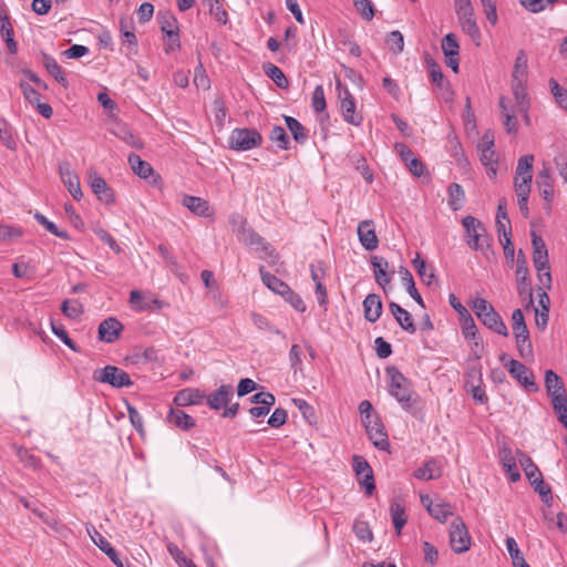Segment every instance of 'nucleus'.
<instances>
[{
  "label": "nucleus",
  "instance_id": "412c9836",
  "mask_svg": "<svg viewBox=\"0 0 567 567\" xmlns=\"http://www.w3.org/2000/svg\"><path fill=\"white\" fill-rule=\"evenodd\" d=\"M59 172L62 183L66 186L72 197L75 200H81L83 193L81 190L79 176L70 169L68 165H60Z\"/></svg>",
  "mask_w": 567,
  "mask_h": 567
},
{
  "label": "nucleus",
  "instance_id": "e2e57ef3",
  "mask_svg": "<svg viewBox=\"0 0 567 567\" xmlns=\"http://www.w3.org/2000/svg\"><path fill=\"white\" fill-rule=\"evenodd\" d=\"M311 106L315 112L320 113L326 110V97L322 85H317L312 92Z\"/></svg>",
  "mask_w": 567,
  "mask_h": 567
},
{
  "label": "nucleus",
  "instance_id": "aec40b11",
  "mask_svg": "<svg viewBox=\"0 0 567 567\" xmlns=\"http://www.w3.org/2000/svg\"><path fill=\"white\" fill-rule=\"evenodd\" d=\"M340 111L347 123L354 126L361 125L362 115L355 112V101L348 90L344 91V96L341 99Z\"/></svg>",
  "mask_w": 567,
  "mask_h": 567
},
{
  "label": "nucleus",
  "instance_id": "7ed1b4c3",
  "mask_svg": "<svg viewBox=\"0 0 567 567\" xmlns=\"http://www.w3.org/2000/svg\"><path fill=\"white\" fill-rule=\"evenodd\" d=\"M471 308L487 329L504 337L508 336L502 317L487 300L476 297L472 300Z\"/></svg>",
  "mask_w": 567,
  "mask_h": 567
},
{
  "label": "nucleus",
  "instance_id": "b1692460",
  "mask_svg": "<svg viewBox=\"0 0 567 567\" xmlns=\"http://www.w3.org/2000/svg\"><path fill=\"white\" fill-rule=\"evenodd\" d=\"M542 285L538 288V308H535V323L537 328L544 330L548 323V313L550 308V299Z\"/></svg>",
  "mask_w": 567,
  "mask_h": 567
},
{
  "label": "nucleus",
  "instance_id": "9d476101",
  "mask_svg": "<svg viewBox=\"0 0 567 567\" xmlns=\"http://www.w3.org/2000/svg\"><path fill=\"white\" fill-rule=\"evenodd\" d=\"M421 503L427 513L440 523H446L454 515L453 506L441 498L433 501L429 495H422Z\"/></svg>",
  "mask_w": 567,
  "mask_h": 567
},
{
  "label": "nucleus",
  "instance_id": "a19ab883",
  "mask_svg": "<svg viewBox=\"0 0 567 567\" xmlns=\"http://www.w3.org/2000/svg\"><path fill=\"white\" fill-rule=\"evenodd\" d=\"M284 118L293 140L299 144L306 143V141L308 140V132L305 128V126L295 117L285 115Z\"/></svg>",
  "mask_w": 567,
  "mask_h": 567
},
{
  "label": "nucleus",
  "instance_id": "e433bc0d",
  "mask_svg": "<svg viewBox=\"0 0 567 567\" xmlns=\"http://www.w3.org/2000/svg\"><path fill=\"white\" fill-rule=\"evenodd\" d=\"M468 377L472 379L471 383V392L473 400L484 404L487 402V395L484 389L481 386L482 383V373L480 370L472 369L468 373Z\"/></svg>",
  "mask_w": 567,
  "mask_h": 567
},
{
  "label": "nucleus",
  "instance_id": "6e6552de",
  "mask_svg": "<svg viewBox=\"0 0 567 567\" xmlns=\"http://www.w3.org/2000/svg\"><path fill=\"white\" fill-rule=\"evenodd\" d=\"M261 142V134L254 128H235L229 136V145L235 151H249Z\"/></svg>",
  "mask_w": 567,
  "mask_h": 567
},
{
  "label": "nucleus",
  "instance_id": "72a5a7b5",
  "mask_svg": "<svg viewBox=\"0 0 567 567\" xmlns=\"http://www.w3.org/2000/svg\"><path fill=\"white\" fill-rule=\"evenodd\" d=\"M390 515L395 532L398 535H400L403 526L406 524L405 508L402 499H392L390 505Z\"/></svg>",
  "mask_w": 567,
  "mask_h": 567
},
{
  "label": "nucleus",
  "instance_id": "f03ea898",
  "mask_svg": "<svg viewBox=\"0 0 567 567\" xmlns=\"http://www.w3.org/2000/svg\"><path fill=\"white\" fill-rule=\"evenodd\" d=\"M465 228L466 244L475 251H481L487 259L491 250L489 236L485 226L475 217L466 216L462 220Z\"/></svg>",
  "mask_w": 567,
  "mask_h": 567
},
{
  "label": "nucleus",
  "instance_id": "4be33fe9",
  "mask_svg": "<svg viewBox=\"0 0 567 567\" xmlns=\"http://www.w3.org/2000/svg\"><path fill=\"white\" fill-rule=\"evenodd\" d=\"M89 177L92 192L97 196V198L105 204H113L114 194L106 184L105 179L97 175L95 172H91Z\"/></svg>",
  "mask_w": 567,
  "mask_h": 567
},
{
  "label": "nucleus",
  "instance_id": "ddd939ff",
  "mask_svg": "<svg viewBox=\"0 0 567 567\" xmlns=\"http://www.w3.org/2000/svg\"><path fill=\"white\" fill-rule=\"evenodd\" d=\"M353 471L358 476L360 484L364 487L368 495H372L375 489L373 471L365 458L361 455L353 456Z\"/></svg>",
  "mask_w": 567,
  "mask_h": 567
},
{
  "label": "nucleus",
  "instance_id": "dca6fc26",
  "mask_svg": "<svg viewBox=\"0 0 567 567\" xmlns=\"http://www.w3.org/2000/svg\"><path fill=\"white\" fill-rule=\"evenodd\" d=\"M157 18L161 24L162 32L165 33L168 40L171 41V49L175 47L179 48V37L176 18L169 12H158Z\"/></svg>",
  "mask_w": 567,
  "mask_h": 567
},
{
  "label": "nucleus",
  "instance_id": "5701e85b",
  "mask_svg": "<svg viewBox=\"0 0 567 567\" xmlns=\"http://www.w3.org/2000/svg\"><path fill=\"white\" fill-rule=\"evenodd\" d=\"M443 474V467L441 461L436 458H430L424 463L423 466L416 468L413 472V476L421 481L437 480Z\"/></svg>",
  "mask_w": 567,
  "mask_h": 567
},
{
  "label": "nucleus",
  "instance_id": "2f4dec72",
  "mask_svg": "<svg viewBox=\"0 0 567 567\" xmlns=\"http://www.w3.org/2000/svg\"><path fill=\"white\" fill-rule=\"evenodd\" d=\"M205 394L193 388H187L178 391L174 398V403L178 406H186L192 404H199L204 400Z\"/></svg>",
  "mask_w": 567,
  "mask_h": 567
},
{
  "label": "nucleus",
  "instance_id": "4468645a",
  "mask_svg": "<svg viewBox=\"0 0 567 567\" xmlns=\"http://www.w3.org/2000/svg\"><path fill=\"white\" fill-rule=\"evenodd\" d=\"M86 532L91 540L111 559V561L116 567H124L123 560L121 559L117 551L92 524L86 525Z\"/></svg>",
  "mask_w": 567,
  "mask_h": 567
},
{
  "label": "nucleus",
  "instance_id": "423d86ee",
  "mask_svg": "<svg viewBox=\"0 0 567 567\" xmlns=\"http://www.w3.org/2000/svg\"><path fill=\"white\" fill-rule=\"evenodd\" d=\"M450 544L454 553H465L471 548L472 538L466 524L460 516H455L449 529Z\"/></svg>",
  "mask_w": 567,
  "mask_h": 567
},
{
  "label": "nucleus",
  "instance_id": "37998d69",
  "mask_svg": "<svg viewBox=\"0 0 567 567\" xmlns=\"http://www.w3.org/2000/svg\"><path fill=\"white\" fill-rule=\"evenodd\" d=\"M128 163L133 172L141 178H147L153 175L154 171L150 163L143 161L138 155L131 154L128 156Z\"/></svg>",
  "mask_w": 567,
  "mask_h": 567
},
{
  "label": "nucleus",
  "instance_id": "bf43d9fd",
  "mask_svg": "<svg viewBox=\"0 0 567 567\" xmlns=\"http://www.w3.org/2000/svg\"><path fill=\"white\" fill-rule=\"evenodd\" d=\"M427 66L430 70V76L433 84H435L439 89L443 90L445 86L449 87V82H445L442 70L437 63L433 60L427 61Z\"/></svg>",
  "mask_w": 567,
  "mask_h": 567
},
{
  "label": "nucleus",
  "instance_id": "79ce46f5",
  "mask_svg": "<svg viewBox=\"0 0 567 567\" xmlns=\"http://www.w3.org/2000/svg\"><path fill=\"white\" fill-rule=\"evenodd\" d=\"M518 462L522 466V468L525 472L526 477L528 478L529 483H532L535 478L542 476V473L537 465L533 462V460L526 455L525 453L518 451Z\"/></svg>",
  "mask_w": 567,
  "mask_h": 567
},
{
  "label": "nucleus",
  "instance_id": "7c9ffc66",
  "mask_svg": "<svg viewBox=\"0 0 567 567\" xmlns=\"http://www.w3.org/2000/svg\"><path fill=\"white\" fill-rule=\"evenodd\" d=\"M364 318L369 322H375L382 315V301L380 296L369 293L363 300Z\"/></svg>",
  "mask_w": 567,
  "mask_h": 567
},
{
  "label": "nucleus",
  "instance_id": "49530a36",
  "mask_svg": "<svg viewBox=\"0 0 567 567\" xmlns=\"http://www.w3.org/2000/svg\"><path fill=\"white\" fill-rule=\"evenodd\" d=\"M460 320L464 338L468 341H474V346L478 347L481 344V338L477 336V327L473 317L470 315Z\"/></svg>",
  "mask_w": 567,
  "mask_h": 567
},
{
  "label": "nucleus",
  "instance_id": "58836bf2",
  "mask_svg": "<svg viewBox=\"0 0 567 567\" xmlns=\"http://www.w3.org/2000/svg\"><path fill=\"white\" fill-rule=\"evenodd\" d=\"M43 65L50 75H52L55 81H58L64 87L68 86L69 82L65 74L62 71V68L59 65L56 60L48 54L43 55Z\"/></svg>",
  "mask_w": 567,
  "mask_h": 567
},
{
  "label": "nucleus",
  "instance_id": "0e129e2a",
  "mask_svg": "<svg viewBox=\"0 0 567 567\" xmlns=\"http://www.w3.org/2000/svg\"><path fill=\"white\" fill-rule=\"evenodd\" d=\"M194 84L197 89L205 91L210 87V80L202 63H199L194 70Z\"/></svg>",
  "mask_w": 567,
  "mask_h": 567
},
{
  "label": "nucleus",
  "instance_id": "39448f33",
  "mask_svg": "<svg viewBox=\"0 0 567 567\" xmlns=\"http://www.w3.org/2000/svg\"><path fill=\"white\" fill-rule=\"evenodd\" d=\"M93 380L113 388H127L133 384L130 374L115 365H106L93 372Z\"/></svg>",
  "mask_w": 567,
  "mask_h": 567
},
{
  "label": "nucleus",
  "instance_id": "338daca9",
  "mask_svg": "<svg viewBox=\"0 0 567 567\" xmlns=\"http://www.w3.org/2000/svg\"><path fill=\"white\" fill-rule=\"evenodd\" d=\"M0 138L9 150L16 148L10 124L3 117H0Z\"/></svg>",
  "mask_w": 567,
  "mask_h": 567
},
{
  "label": "nucleus",
  "instance_id": "603ef678",
  "mask_svg": "<svg viewBox=\"0 0 567 567\" xmlns=\"http://www.w3.org/2000/svg\"><path fill=\"white\" fill-rule=\"evenodd\" d=\"M548 85L557 105L567 111V90L559 85L555 79H549Z\"/></svg>",
  "mask_w": 567,
  "mask_h": 567
},
{
  "label": "nucleus",
  "instance_id": "473e14b6",
  "mask_svg": "<svg viewBox=\"0 0 567 567\" xmlns=\"http://www.w3.org/2000/svg\"><path fill=\"white\" fill-rule=\"evenodd\" d=\"M182 205L184 207L188 208L193 214H195L197 216H209L210 215V208H209L208 202L200 197L185 195L182 199Z\"/></svg>",
  "mask_w": 567,
  "mask_h": 567
},
{
  "label": "nucleus",
  "instance_id": "680f3d73",
  "mask_svg": "<svg viewBox=\"0 0 567 567\" xmlns=\"http://www.w3.org/2000/svg\"><path fill=\"white\" fill-rule=\"evenodd\" d=\"M386 45L393 53H401L404 49L403 34L400 31L390 32L386 37Z\"/></svg>",
  "mask_w": 567,
  "mask_h": 567
},
{
  "label": "nucleus",
  "instance_id": "864d4df0",
  "mask_svg": "<svg viewBox=\"0 0 567 567\" xmlns=\"http://www.w3.org/2000/svg\"><path fill=\"white\" fill-rule=\"evenodd\" d=\"M402 274V282L406 288L408 293L421 306L424 307L423 299L421 295L419 293L417 289L415 288V282L413 279L412 274L408 269H403L401 271Z\"/></svg>",
  "mask_w": 567,
  "mask_h": 567
},
{
  "label": "nucleus",
  "instance_id": "2eb2a0df",
  "mask_svg": "<svg viewBox=\"0 0 567 567\" xmlns=\"http://www.w3.org/2000/svg\"><path fill=\"white\" fill-rule=\"evenodd\" d=\"M536 186L542 198L547 203L549 207L555 195L554 178L551 176L550 168L545 164L537 174Z\"/></svg>",
  "mask_w": 567,
  "mask_h": 567
},
{
  "label": "nucleus",
  "instance_id": "de8ad7c7",
  "mask_svg": "<svg viewBox=\"0 0 567 567\" xmlns=\"http://www.w3.org/2000/svg\"><path fill=\"white\" fill-rule=\"evenodd\" d=\"M515 193L517 196V204L519 212L524 217H528L529 209H528V198L530 194L532 186H526L525 182L517 184L514 186Z\"/></svg>",
  "mask_w": 567,
  "mask_h": 567
},
{
  "label": "nucleus",
  "instance_id": "a18cd8bd",
  "mask_svg": "<svg viewBox=\"0 0 567 567\" xmlns=\"http://www.w3.org/2000/svg\"><path fill=\"white\" fill-rule=\"evenodd\" d=\"M527 68V55L523 50H519L514 62L512 81H526Z\"/></svg>",
  "mask_w": 567,
  "mask_h": 567
},
{
  "label": "nucleus",
  "instance_id": "6e6d98bb",
  "mask_svg": "<svg viewBox=\"0 0 567 567\" xmlns=\"http://www.w3.org/2000/svg\"><path fill=\"white\" fill-rule=\"evenodd\" d=\"M62 313L70 319H78L83 313L82 303L76 300H64L61 305Z\"/></svg>",
  "mask_w": 567,
  "mask_h": 567
},
{
  "label": "nucleus",
  "instance_id": "4c0bfd02",
  "mask_svg": "<svg viewBox=\"0 0 567 567\" xmlns=\"http://www.w3.org/2000/svg\"><path fill=\"white\" fill-rule=\"evenodd\" d=\"M260 276L262 282L274 292L285 296V292H288L289 286L284 282L281 279L277 278L275 275L265 271L264 267H260Z\"/></svg>",
  "mask_w": 567,
  "mask_h": 567
},
{
  "label": "nucleus",
  "instance_id": "13d9d810",
  "mask_svg": "<svg viewBox=\"0 0 567 567\" xmlns=\"http://www.w3.org/2000/svg\"><path fill=\"white\" fill-rule=\"evenodd\" d=\"M269 138L277 144L280 150H288L290 145L289 137L281 126H274L270 131Z\"/></svg>",
  "mask_w": 567,
  "mask_h": 567
},
{
  "label": "nucleus",
  "instance_id": "c9c22d12",
  "mask_svg": "<svg viewBox=\"0 0 567 567\" xmlns=\"http://www.w3.org/2000/svg\"><path fill=\"white\" fill-rule=\"evenodd\" d=\"M526 81H512V92L517 111H525L530 107V100L525 86Z\"/></svg>",
  "mask_w": 567,
  "mask_h": 567
},
{
  "label": "nucleus",
  "instance_id": "1a4fd4ad",
  "mask_svg": "<svg viewBox=\"0 0 567 567\" xmlns=\"http://www.w3.org/2000/svg\"><path fill=\"white\" fill-rule=\"evenodd\" d=\"M509 374L527 391L537 392L539 390L535 382L534 374L522 362L511 359L505 363Z\"/></svg>",
  "mask_w": 567,
  "mask_h": 567
},
{
  "label": "nucleus",
  "instance_id": "c03bdc74",
  "mask_svg": "<svg viewBox=\"0 0 567 567\" xmlns=\"http://www.w3.org/2000/svg\"><path fill=\"white\" fill-rule=\"evenodd\" d=\"M502 464L509 476L511 482H517L520 478L519 471L516 466V462L514 456L512 455V451L509 449H504L502 451Z\"/></svg>",
  "mask_w": 567,
  "mask_h": 567
},
{
  "label": "nucleus",
  "instance_id": "9b49d317",
  "mask_svg": "<svg viewBox=\"0 0 567 567\" xmlns=\"http://www.w3.org/2000/svg\"><path fill=\"white\" fill-rule=\"evenodd\" d=\"M516 280H517V290L519 296L527 295L528 296V305H533V293L530 287V277L529 270L527 267L526 257L523 250H518L517 259H516Z\"/></svg>",
  "mask_w": 567,
  "mask_h": 567
},
{
  "label": "nucleus",
  "instance_id": "20e7f679",
  "mask_svg": "<svg viewBox=\"0 0 567 567\" xmlns=\"http://www.w3.org/2000/svg\"><path fill=\"white\" fill-rule=\"evenodd\" d=\"M533 262L537 271L539 284L547 289L551 288V275L548 261V250L545 241L535 231H532Z\"/></svg>",
  "mask_w": 567,
  "mask_h": 567
},
{
  "label": "nucleus",
  "instance_id": "5fc2aeb1",
  "mask_svg": "<svg viewBox=\"0 0 567 567\" xmlns=\"http://www.w3.org/2000/svg\"><path fill=\"white\" fill-rule=\"evenodd\" d=\"M34 219L52 235H54L59 238H62V239L70 238L69 234L65 230H60L58 228V226L54 223H52L51 220H49L43 214L37 212L34 214Z\"/></svg>",
  "mask_w": 567,
  "mask_h": 567
},
{
  "label": "nucleus",
  "instance_id": "f3484780",
  "mask_svg": "<svg viewBox=\"0 0 567 567\" xmlns=\"http://www.w3.org/2000/svg\"><path fill=\"white\" fill-rule=\"evenodd\" d=\"M123 330V324L116 318H107L99 324V339L101 341L115 342Z\"/></svg>",
  "mask_w": 567,
  "mask_h": 567
},
{
  "label": "nucleus",
  "instance_id": "393cba45",
  "mask_svg": "<svg viewBox=\"0 0 567 567\" xmlns=\"http://www.w3.org/2000/svg\"><path fill=\"white\" fill-rule=\"evenodd\" d=\"M233 394V385L223 384L215 392L207 396V404L213 410H220L230 402Z\"/></svg>",
  "mask_w": 567,
  "mask_h": 567
},
{
  "label": "nucleus",
  "instance_id": "f704fd0d",
  "mask_svg": "<svg viewBox=\"0 0 567 567\" xmlns=\"http://www.w3.org/2000/svg\"><path fill=\"white\" fill-rule=\"evenodd\" d=\"M167 422L184 431H188L195 426L194 419L186 414L183 410L171 408L167 415Z\"/></svg>",
  "mask_w": 567,
  "mask_h": 567
},
{
  "label": "nucleus",
  "instance_id": "f8f14e48",
  "mask_svg": "<svg viewBox=\"0 0 567 567\" xmlns=\"http://www.w3.org/2000/svg\"><path fill=\"white\" fill-rule=\"evenodd\" d=\"M545 388L551 405L567 401V393L561 378L553 370L545 372Z\"/></svg>",
  "mask_w": 567,
  "mask_h": 567
},
{
  "label": "nucleus",
  "instance_id": "a211bd4d",
  "mask_svg": "<svg viewBox=\"0 0 567 567\" xmlns=\"http://www.w3.org/2000/svg\"><path fill=\"white\" fill-rule=\"evenodd\" d=\"M534 155L527 154L518 158L514 177V186L525 182L526 186H532L533 181Z\"/></svg>",
  "mask_w": 567,
  "mask_h": 567
},
{
  "label": "nucleus",
  "instance_id": "a878e982",
  "mask_svg": "<svg viewBox=\"0 0 567 567\" xmlns=\"http://www.w3.org/2000/svg\"><path fill=\"white\" fill-rule=\"evenodd\" d=\"M358 236L361 245L367 250L372 251L378 248L379 240L375 235L372 220H363L359 224Z\"/></svg>",
  "mask_w": 567,
  "mask_h": 567
},
{
  "label": "nucleus",
  "instance_id": "ea45409f",
  "mask_svg": "<svg viewBox=\"0 0 567 567\" xmlns=\"http://www.w3.org/2000/svg\"><path fill=\"white\" fill-rule=\"evenodd\" d=\"M465 200V193L462 186L457 183H452L447 188V204L453 210H458L463 207Z\"/></svg>",
  "mask_w": 567,
  "mask_h": 567
},
{
  "label": "nucleus",
  "instance_id": "774afa93",
  "mask_svg": "<svg viewBox=\"0 0 567 567\" xmlns=\"http://www.w3.org/2000/svg\"><path fill=\"white\" fill-rule=\"evenodd\" d=\"M353 4L364 20L370 21L373 19L374 8L370 0H353Z\"/></svg>",
  "mask_w": 567,
  "mask_h": 567
},
{
  "label": "nucleus",
  "instance_id": "09e8293b",
  "mask_svg": "<svg viewBox=\"0 0 567 567\" xmlns=\"http://www.w3.org/2000/svg\"><path fill=\"white\" fill-rule=\"evenodd\" d=\"M262 69L266 75L270 78L277 86L281 89H286L288 86V80L280 68L272 63H266Z\"/></svg>",
  "mask_w": 567,
  "mask_h": 567
},
{
  "label": "nucleus",
  "instance_id": "bb28decb",
  "mask_svg": "<svg viewBox=\"0 0 567 567\" xmlns=\"http://www.w3.org/2000/svg\"><path fill=\"white\" fill-rule=\"evenodd\" d=\"M458 23L463 32L471 37V39L478 44L481 32L475 19L474 10L456 13Z\"/></svg>",
  "mask_w": 567,
  "mask_h": 567
},
{
  "label": "nucleus",
  "instance_id": "0eeeda50",
  "mask_svg": "<svg viewBox=\"0 0 567 567\" xmlns=\"http://www.w3.org/2000/svg\"><path fill=\"white\" fill-rule=\"evenodd\" d=\"M238 221L239 228L236 230L238 240L256 250L264 251L266 256H272V247L252 228L247 227V220L245 218H238Z\"/></svg>",
  "mask_w": 567,
  "mask_h": 567
},
{
  "label": "nucleus",
  "instance_id": "3c124183",
  "mask_svg": "<svg viewBox=\"0 0 567 567\" xmlns=\"http://www.w3.org/2000/svg\"><path fill=\"white\" fill-rule=\"evenodd\" d=\"M513 332L516 338H526L529 336V331L525 323L524 313L520 309H515L512 313Z\"/></svg>",
  "mask_w": 567,
  "mask_h": 567
},
{
  "label": "nucleus",
  "instance_id": "cd10ccee",
  "mask_svg": "<svg viewBox=\"0 0 567 567\" xmlns=\"http://www.w3.org/2000/svg\"><path fill=\"white\" fill-rule=\"evenodd\" d=\"M0 34L4 40L10 53L14 54L18 51V44L13 39V28L10 18L4 8L0 7Z\"/></svg>",
  "mask_w": 567,
  "mask_h": 567
},
{
  "label": "nucleus",
  "instance_id": "8fccbe9b",
  "mask_svg": "<svg viewBox=\"0 0 567 567\" xmlns=\"http://www.w3.org/2000/svg\"><path fill=\"white\" fill-rule=\"evenodd\" d=\"M505 543L514 567H530L526 563L524 555L519 550L517 543L513 537H507Z\"/></svg>",
  "mask_w": 567,
  "mask_h": 567
},
{
  "label": "nucleus",
  "instance_id": "c756f323",
  "mask_svg": "<svg viewBox=\"0 0 567 567\" xmlns=\"http://www.w3.org/2000/svg\"><path fill=\"white\" fill-rule=\"evenodd\" d=\"M371 265L374 272L375 281L383 289L390 284L392 275L388 272L389 262L385 258L380 256L371 257Z\"/></svg>",
  "mask_w": 567,
  "mask_h": 567
},
{
  "label": "nucleus",
  "instance_id": "c85d7f7f",
  "mask_svg": "<svg viewBox=\"0 0 567 567\" xmlns=\"http://www.w3.org/2000/svg\"><path fill=\"white\" fill-rule=\"evenodd\" d=\"M389 309L399 326L409 333H414L416 328L411 313L394 301L389 303Z\"/></svg>",
  "mask_w": 567,
  "mask_h": 567
},
{
  "label": "nucleus",
  "instance_id": "f257e3e1",
  "mask_svg": "<svg viewBox=\"0 0 567 567\" xmlns=\"http://www.w3.org/2000/svg\"><path fill=\"white\" fill-rule=\"evenodd\" d=\"M385 372L390 379V395L400 403L403 410L415 414L414 403L416 402V399L413 398L414 392L412 390L410 380L406 379L394 365L388 367Z\"/></svg>",
  "mask_w": 567,
  "mask_h": 567
},
{
  "label": "nucleus",
  "instance_id": "4d7b16f0",
  "mask_svg": "<svg viewBox=\"0 0 567 567\" xmlns=\"http://www.w3.org/2000/svg\"><path fill=\"white\" fill-rule=\"evenodd\" d=\"M51 331L72 351L79 352L80 349L75 344V342L69 337L62 324H56L53 320H51Z\"/></svg>",
  "mask_w": 567,
  "mask_h": 567
},
{
  "label": "nucleus",
  "instance_id": "6ab92c4d",
  "mask_svg": "<svg viewBox=\"0 0 567 567\" xmlns=\"http://www.w3.org/2000/svg\"><path fill=\"white\" fill-rule=\"evenodd\" d=\"M365 424L367 433L371 442L379 450L385 451L389 449L388 435L384 432L382 424L375 417L372 421H368Z\"/></svg>",
  "mask_w": 567,
  "mask_h": 567
},
{
  "label": "nucleus",
  "instance_id": "69168bd1",
  "mask_svg": "<svg viewBox=\"0 0 567 567\" xmlns=\"http://www.w3.org/2000/svg\"><path fill=\"white\" fill-rule=\"evenodd\" d=\"M209 7L210 14L220 23L225 24L228 19V14L225 9L219 4L218 0H206L204 1Z\"/></svg>",
  "mask_w": 567,
  "mask_h": 567
},
{
  "label": "nucleus",
  "instance_id": "052dcab7",
  "mask_svg": "<svg viewBox=\"0 0 567 567\" xmlns=\"http://www.w3.org/2000/svg\"><path fill=\"white\" fill-rule=\"evenodd\" d=\"M442 50L445 56H454L460 54V45L454 33H449L443 38Z\"/></svg>",
  "mask_w": 567,
  "mask_h": 567
}]
</instances>
